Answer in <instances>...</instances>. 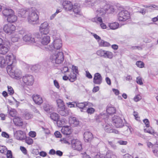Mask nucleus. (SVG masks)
<instances>
[{"mask_svg": "<svg viewBox=\"0 0 158 158\" xmlns=\"http://www.w3.org/2000/svg\"><path fill=\"white\" fill-rule=\"evenodd\" d=\"M6 70L9 75L12 78L19 79L21 77V71L17 69L15 65L13 66L9 65L6 67Z\"/></svg>", "mask_w": 158, "mask_h": 158, "instance_id": "nucleus-1", "label": "nucleus"}, {"mask_svg": "<svg viewBox=\"0 0 158 158\" xmlns=\"http://www.w3.org/2000/svg\"><path fill=\"white\" fill-rule=\"evenodd\" d=\"M64 60V56L62 52L57 50L55 53L51 55L50 57V61L53 64H59L61 63Z\"/></svg>", "mask_w": 158, "mask_h": 158, "instance_id": "nucleus-2", "label": "nucleus"}, {"mask_svg": "<svg viewBox=\"0 0 158 158\" xmlns=\"http://www.w3.org/2000/svg\"><path fill=\"white\" fill-rule=\"evenodd\" d=\"M62 47L61 40L59 38L56 39L53 41V43L47 47H45L47 51H52L54 49L58 50Z\"/></svg>", "mask_w": 158, "mask_h": 158, "instance_id": "nucleus-3", "label": "nucleus"}, {"mask_svg": "<svg viewBox=\"0 0 158 158\" xmlns=\"http://www.w3.org/2000/svg\"><path fill=\"white\" fill-rule=\"evenodd\" d=\"M92 0V1H91L92 2L91 4L92 6L95 5L99 3L101 6L104 7H106V8H108V11L109 10H110V11L108 12H107V13H112L114 12V9L113 8V7L107 4L106 1L103 0L100 2V1L98 0Z\"/></svg>", "mask_w": 158, "mask_h": 158, "instance_id": "nucleus-4", "label": "nucleus"}, {"mask_svg": "<svg viewBox=\"0 0 158 158\" xmlns=\"http://www.w3.org/2000/svg\"><path fill=\"white\" fill-rule=\"evenodd\" d=\"M27 16V19L29 23H32V22H36L39 19L38 16L34 8L28 9Z\"/></svg>", "mask_w": 158, "mask_h": 158, "instance_id": "nucleus-5", "label": "nucleus"}, {"mask_svg": "<svg viewBox=\"0 0 158 158\" xmlns=\"http://www.w3.org/2000/svg\"><path fill=\"white\" fill-rule=\"evenodd\" d=\"M113 125L117 128L122 127L124 126L122 119L119 116L115 115L112 118Z\"/></svg>", "mask_w": 158, "mask_h": 158, "instance_id": "nucleus-6", "label": "nucleus"}, {"mask_svg": "<svg viewBox=\"0 0 158 158\" xmlns=\"http://www.w3.org/2000/svg\"><path fill=\"white\" fill-rule=\"evenodd\" d=\"M22 80L26 85L31 86L34 83V78L31 75L26 74L23 77Z\"/></svg>", "mask_w": 158, "mask_h": 158, "instance_id": "nucleus-7", "label": "nucleus"}, {"mask_svg": "<svg viewBox=\"0 0 158 158\" xmlns=\"http://www.w3.org/2000/svg\"><path fill=\"white\" fill-rule=\"evenodd\" d=\"M118 19L119 21H125L130 18V14L127 10H122L118 14Z\"/></svg>", "mask_w": 158, "mask_h": 158, "instance_id": "nucleus-8", "label": "nucleus"}, {"mask_svg": "<svg viewBox=\"0 0 158 158\" xmlns=\"http://www.w3.org/2000/svg\"><path fill=\"white\" fill-rule=\"evenodd\" d=\"M96 53L98 55L105 58L111 59L113 57V54L111 52L102 49L98 51Z\"/></svg>", "mask_w": 158, "mask_h": 158, "instance_id": "nucleus-9", "label": "nucleus"}, {"mask_svg": "<svg viewBox=\"0 0 158 158\" xmlns=\"http://www.w3.org/2000/svg\"><path fill=\"white\" fill-rule=\"evenodd\" d=\"M49 27L48 23L44 22L42 23L40 27V32L42 35H47L49 32Z\"/></svg>", "mask_w": 158, "mask_h": 158, "instance_id": "nucleus-10", "label": "nucleus"}, {"mask_svg": "<svg viewBox=\"0 0 158 158\" xmlns=\"http://www.w3.org/2000/svg\"><path fill=\"white\" fill-rule=\"evenodd\" d=\"M71 142L72 148L74 150L80 151L82 149L81 143L78 139H73Z\"/></svg>", "mask_w": 158, "mask_h": 158, "instance_id": "nucleus-11", "label": "nucleus"}, {"mask_svg": "<svg viewBox=\"0 0 158 158\" xmlns=\"http://www.w3.org/2000/svg\"><path fill=\"white\" fill-rule=\"evenodd\" d=\"M10 44L7 41L5 42L0 46V54L4 55L9 51L10 49Z\"/></svg>", "mask_w": 158, "mask_h": 158, "instance_id": "nucleus-12", "label": "nucleus"}, {"mask_svg": "<svg viewBox=\"0 0 158 158\" xmlns=\"http://www.w3.org/2000/svg\"><path fill=\"white\" fill-rule=\"evenodd\" d=\"M3 30L5 33L11 34L15 30V27L14 25L9 23L4 25Z\"/></svg>", "mask_w": 158, "mask_h": 158, "instance_id": "nucleus-13", "label": "nucleus"}, {"mask_svg": "<svg viewBox=\"0 0 158 158\" xmlns=\"http://www.w3.org/2000/svg\"><path fill=\"white\" fill-rule=\"evenodd\" d=\"M14 136L16 139L20 140H24L26 137L25 133L21 130L14 131Z\"/></svg>", "mask_w": 158, "mask_h": 158, "instance_id": "nucleus-14", "label": "nucleus"}, {"mask_svg": "<svg viewBox=\"0 0 158 158\" xmlns=\"http://www.w3.org/2000/svg\"><path fill=\"white\" fill-rule=\"evenodd\" d=\"M102 77L101 75L99 73L94 74L93 80V82L94 84L100 85L102 82Z\"/></svg>", "mask_w": 158, "mask_h": 158, "instance_id": "nucleus-15", "label": "nucleus"}, {"mask_svg": "<svg viewBox=\"0 0 158 158\" xmlns=\"http://www.w3.org/2000/svg\"><path fill=\"white\" fill-rule=\"evenodd\" d=\"M100 8L96 11V14L97 16L103 17L108 11V8L106 7H102L100 6Z\"/></svg>", "mask_w": 158, "mask_h": 158, "instance_id": "nucleus-16", "label": "nucleus"}, {"mask_svg": "<svg viewBox=\"0 0 158 158\" xmlns=\"http://www.w3.org/2000/svg\"><path fill=\"white\" fill-rule=\"evenodd\" d=\"M28 14V9H19L18 12V16L21 18H25Z\"/></svg>", "mask_w": 158, "mask_h": 158, "instance_id": "nucleus-17", "label": "nucleus"}, {"mask_svg": "<svg viewBox=\"0 0 158 158\" xmlns=\"http://www.w3.org/2000/svg\"><path fill=\"white\" fill-rule=\"evenodd\" d=\"M62 5L63 8L66 10H71L73 6L72 2L67 0H64Z\"/></svg>", "mask_w": 158, "mask_h": 158, "instance_id": "nucleus-18", "label": "nucleus"}, {"mask_svg": "<svg viewBox=\"0 0 158 158\" xmlns=\"http://www.w3.org/2000/svg\"><path fill=\"white\" fill-rule=\"evenodd\" d=\"M6 60L8 66L9 65L13 66L15 65V64L13 63L15 60H14V56L11 53L7 55L6 56Z\"/></svg>", "mask_w": 158, "mask_h": 158, "instance_id": "nucleus-19", "label": "nucleus"}, {"mask_svg": "<svg viewBox=\"0 0 158 158\" xmlns=\"http://www.w3.org/2000/svg\"><path fill=\"white\" fill-rule=\"evenodd\" d=\"M69 123L71 126L73 127H77L79 125L80 122L79 120L76 117H71L69 120Z\"/></svg>", "mask_w": 158, "mask_h": 158, "instance_id": "nucleus-20", "label": "nucleus"}, {"mask_svg": "<svg viewBox=\"0 0 158 158\" xmlns=\"http://www.w3.org/2000/svg\"><path fill=\"white\" fill-rule=\"evenodd\" d=\"M84 138L86 142H89L91 141L93 138V135L90 131H86L83 134Z\"/></svg>", "mask_w": 158, "mask_h": 158, "instance_id": "nucleus-21", "label": "nucleus"}, {"mask_svg": "<svg viewBox=\"0 0 158 158\" xmlns=\"http://www.w3.org/2000/svg\"><path fill=\"white\" fill-rule=\"evenodd\" d=\"M23 40L26 42L29 41L31 43H35L37 42L36 40L33 37H32L30 34H27L24 35L23 37Z\"/></svg>", "mask_w": 158, "mask_h": 158, "instance_id": "nucleus-22", "label": "nucleus"}, {"mask_svg": "<svg viewBox=\"0 0 158 158\" xmlns=\"http://www.w3.org/2000/svg\"><path fill=\"white\" fill-rule=\"evenodd\" d=\"M32 98L33 101L37 104L40 105L43 102V101L42 97L39 95H33Z\"/></svg>", "mask_w": 158, "mask_h": 158, "instance_id": "nucleus-23", "label": "nucleus"}, {"mask_svg": "<svg viewBox=\"0 0 158 158\" xmlns=\"http://www.w3.org/2000/svg\"><path fill=\"white\" fill-rule=\"evenodd\" d=\"M104 129L105 131L107 132L118 134V130L112 129L111 127L109 124L106 125L105 127H104Z\"/></svg>", "mask_w": 158, "mask_h": 158, "instance_id": "nucleus-24", "label": "nucleus"}, {"mask_svg": "<svg viewBox=\"0 0 158 158\" xmlns=\"http://www.w3.org/2000/svg\"><path fill=\"white\" fill-rule=\"evenodd\" d=\"M61 132L64 135H69L71 133L70 127L68 126L64 127L61 130Z\"/></svg>", "mask_w": 158, "mask_h": 158, "instance_id": "nucleus-25", "label": "nucleus"}, {"mask_svg": "<svg viewBox=\"0 0 158 158\" xmlns=\"http://www.w3.org/2000/svg\"><path fill=\"white\" fill-rule=\"evenodd\" d=\"M76 103V106L81 109V111L83 112V110L85 107L88 105V102H75Z\"/></svg>", "mask_w": 158, "mask_h": 158, "instance_id": "nucleus-26", "label": "nucleus"}, {"mask_svg": "<svg viewBox=\"0 0 158 158\" xmlns=\"http://www.w3.org/2000/svg\"><path fill=\"white\" fill-rule=\"evenodd\" d=\"M14 13L13 11L11 9L6 8L2 10L3 15L7 18L8 16L11 15Z\"/></svg>", "mask_w": 158, "mask_h": 158, "instance_id": "nucleus-27", "label": "nucleus"}, {"mask_svg": "<svg viewBox=\"0 0 158 158\" xmlns=\"http://www.w3.org/2000/svg\"><path fill=\"white\" fill-rule=\"evenodd\" d=\"M50 41V39L49 36L48 35H44L41 40V44L44 45H47Z\"/></svg>", "mask_w": 158, "mask_h": 158, "instance_id": "nucleus-28", "label": "nucleus"}, {"mask_svg": "<svg viewBox=\"0 0 158 158\" xmlns=\"http://www.w3.org/2000/svg\"><path fill=\"white\" fill-rule=\"evenodd\" d=\"M72 9L73 10L74 14H75V16L77 17V15H81V10L79 7L76 5H74Z\"/></svg>", "mask_w": 158, "mask_h": 158, "instance_id": "nucleus-29", "label": "nucleus"}, {"mask_svg": "<svg viewBox=\"0 0 158 158\" xmlns=\"http://www.w3.org/2000/svg\"><path fill=\"white\" fill-rule=\"evenodd\" d=\"M59 113L61 116H66L69 113V111L67 109L65 108L61 110H58Z\"/></svg>", "mask_w": 158, "mask_h": 158, "instance_id": "nucleus-30", "label": "nucleus"}, {"mask_svg": "<svg viewBox=\"0 0 158 158\" xmlns=\"http://www.w3.org/2000/svg\"><path fill=\"white\" fill-rule=\"evenodd\" d=\"M106 112L108 114L111 115L116 112V110L114 107L112 106L111 105H108L107 106Z\"/></svg>", "mask_w": 158, "mask_h": 158, "instance_id": "nucleus-31", "label": "nucleus"}, {"mask_svg": "<svg viewBox=\"0 0 158 158\" xmlns=\"http://www.w3.org/2000/svg\"><path fill=\"white\" fill-rule=\"evenodd\" d=\"M21 118L15 116L13 119V122L15 124L17 125L22 126L23 123L21 121Z\"/></svg>", "mask_w": 158, "mask_h": 158, "instance_id": "nucleus-32", "label": "nucleus"}, {"mask_svg": "<svg viewBox=\"0 0 158 158\" xmlns=\"http://www.w3.org/2000/svg\"><path fill=\"white\" fill-rule=\"evenodd\" d=\"M50 117L53 121L56 122L59 120L60 116L57 113L53 112L50 114Z\"/></svg>", "mask_w": 158, "mask_h": 158, "instance_id": "nucleus-33", "label": "nucleus"}, {"mask_svg": "<svg viewBox=\"0 0 158 158\" xmlns=\"http://www.w3.org/2000/svg\"><path fill=\"white\" fill-rule=\"evenodd\" d=\"M20 39V36L18 34H12L11 37V40L13 42H16L18 41Z\"/></svg>", "mask_w": 158, "mask_h": 158, "instance_id": "nucleus-34", "label": "nucleus"}, {"mask_svg": "<svg viewBox=\"0 0 158 158\" xmlns=\"http://www.w3.org/2000/svg\"><path fill=\"white\" fill-rule=\"evenodd\" d=\"M13 14L14 13L7 18V20L9 23H13L16 21L17 17Z\"/></svg>", "mask_w": 158, "mask_h": 158, "instance_id": "nucleus-35", "label": "nucleus"}, {"mask_svg": "<svg viewBox=\"0 0 158 158\" xmlns=\"http://www.w3.org/2000/svg\"><path fill=\"white\" fill-rule=\"evenodd\" d=\"M100 46L102 47H109L110 46V43L103 40H98Z\"/></svg>", "mask_w": 158, "mask_h": 158, "instance_id": "nucleus-36", "label": "nucleus"}, {"mask_svg": "<svg viewBox=\"0 0 158 158\" xmlns=\"http://www.w3.org/2000/svg\"><path fill=\"white\" fill-rule=\"evenodd\" d=\"M52 107L49 104H45L44 106V110L48 113L51 112L52 111Z\"/></svg>", "mask_w": 158, "mask_h": 158, "instance_id": "nucleus-37", "label": "nucleus"}, {"mask_svg": "<svg viewBox=\"0 0 158 158\" xmlns=\"http://www.w3.org/2000/svg\"><path fill=\"white\" fill-rule=\"evenodd\" d=\"M119 26V24L117 22L110 23L109 25L110 28L112 30L117 29L118 28Z\"/></svg>", "mask_w": 158, "mask_h": 158, "instance_id": "nucleus-38", "label": "nucleus"}, {"mask_svg": "<svg viewBox=\"0 0 158 158\" xmlns=\"http://www.w3.org/2000/svg\"><path fill=\"white\" fill-rule=\"evenodd\" d=\"M69 80L71 82H73L76 80L77 75L76 73L72 72L70 73L69 76Z\"/></svg>", "mask_w": 158, "mask_h": 158, "instance_id": "nucleus-39", "label": "nucleus"}, {"mask_svg": "<svg viewBox=\"0 0 158 158\" xmlns=\"http://www.w3.org/2000/svg\"><path fill=\"white\" fill-rule=\"evenodd\" d=\"M23 116L27 120L33 117L32 114L29 112L27 111L25 112L23 114Z\"/></svg>", "mask_w": 158, "mask_h": 158, "instance_id": "nucleus-40", "label": "nucleus"}, {"mask_svg": "<svg viewBox=\"0 0 158 158\" xmlns=\"http://www.w3.org/2000/svg\"><path fill=\"white\" fill-rule=\"evenodd\" d=\"M7 64L6 61L5 60L4 57H0V67H4Z\"/></svg>", "mask_w": 158, "mask_h": 158, "instance_id": "nucleus-41", "label": "nucleus"}, {"mask_svg": "<svg viewBox=\"0 0 158 158\" xmlns=\"http://www.w3.org/2000/svg\"><path fill=\"white\" fill-rule=\"evenodd\" d=\"M70 138V137L69 136H66L65 138H63V139H60V141L62 143H66L68 144H70V142L69 140V139Z\"/></svg>", "mask_w": 158, "mask_h": 158, "instance_id": "nucleus-42", "label": "nucleus"}, {"mask_svg": "<svg viewBox=\"0 0 158 158\" xmlns=\"http://www.w3.org/2000/svg\"><path fill=\"white\" fill-rule=\"evenodd\" d=\"M9 115L12 117H15L16 115L17 111L14 109H11L10 110H8Z\"/></svg>", "mask_w": 158, "mask_h": 158, "instance_id": "nucleus-43", "label": "nucleus"}, {"mask_svg": "<svg viewBox=\"0 0 158 158\" xmlns=\"http://www.w3.org/2000/svg\"><path fill=\"white\" fill-rule=\"evenodd\" d=\"M65 119L64 118L60 120H58L57 122V124L59 125V126L62 127L63 125H64L65 123Z\"/></svg>", "mask_w": 158, "mask_h": 158, "instance_id": "nucleus-44", "label": "nucleus"}, {"mask_svg": "<svg viewBox=\"0 0 158 158\" xmlns=\"http://www.w3.org/2000/svg\"><path fill=\"white\" fill-rule=\"evenodd\" d=\"M136 64L138 67L140 68H143L144 67V63L140 61H137L136 62Z\"/></svg>", "mask_w": 158, "mask_h": 158, "instance_id": "nucleus-45", "label": "nucleus"}, {"mask_svg": "<svg viewBox=\"0 0 158 158\" xmlns=\"http://www.w3.org/2000/svg\"><path fill=\"white\" fill-rule=\"evenodd\" d=\"M7 88L8 91V92L9 94L10 95L13 94L14 93V91L13 88L11 86H8Z\"/></svg>", "mask_w": 158, "mask_h": 158, "instance_id": "nucleus-46", "label": "nucleus"}, {"mask_svg": "<svg viewBox=\"0 0 158 158\" xmlns=\"http://www.w3.org/2000/svg\"><path fill=\"white\" fill-rule=\"evenodd\" d=\"M136 81L137 83L138 84H139L140 85H142L143 84L142 78L141 77L139 76L137 77Z\"/></svg>", "mask_w": 158, "mask_h": 158, "instance_id": "nucleus-47", "label": "nucleus"}, {"mask_svg": "<svg viewBox=\"0 0 158 158\" xmlns=\"http://www.w3.org/2000/svg\"><path fill=\"white\" fill-rule=\"evenodd\" d=\"M25 141L29 145L32 144L33 142V140L30 137L27 138Z\"/></svg>", "mask_w": 158, "mask_h": 158, "instance_id": "nucleus-48", "label": "nucleus"}, {"mask_svg": "<svg viewBox=\"0 0 158 158\" xmlns=\"http://www.w3.org/2000/svg\"><path fill=\"white\" fill-rule=\"evenodd\" d=\"M86 111L88 114H91L95 112V110L92 107L89 108Z\"/></svg>", "mask_w": 158, "mask_h": 158, "instance_id": "nucleus-49", "label": "nucleus"}, {"mask_svg": "<svg viewBox=\"0 0 158 158\" xmlns=\"http://www.w3.org/2000/svg\"><path fill=\"white\" fill-rule=\"evenodd\" d=\"M7 150V148L5 146H0V152L2 153H4Z\"/></svg>", "mask_w": 158, "mask_h": 158, "instance_id": "nucleus-50", "label": "nucleus"}, {"mask_svg": "<svg viewBox=\"0 0 158 158\" xmlns=\"http://www.w3.org/2000/svg\"><path fill=\"white\" fill-rule=\"evenodd\" d=\"M143 6L146 8H149L151 9H152V8H155L156 7H157V6L155 5H152L151 6L144 5Z\"/></svg>", "mask_w": 158, "mask_h": 158, "instance_id": "nucleus-51", "label": "nucleus"}, {"mask_svg": "<svg viewBox=\"0 0 158 158\" xmlns=\"http://www.w3.org/2000/svg\"><path fill=\"white\" fill-rule=\"evenodd\" d=\"M106 157L107 158H116V156L111 153H107L106 154Z\"/></svg>", "mask_w": 158, "mask_h": 158, "instance_id": "nucleus-52", "label": "nucleus"}, {"mask_svg": "<svg viewBox=\"0 0 158 158\" xmlns=\"http://www.w3.org/2000/svg\"><path fill=\"white\" fill-rule=\"evenodd\" d=\"M108 144L111 147L114 149L117 148V146L116 145L112 142L108 141Z\"/></svg>", "mask_w": 158, "mask_h": 158, "instance_id": "nucleus-53", "label": "nucleus"}, {"mask_svg": "<svg viewBox=\"0 0 158 158\" xmlns=\"http://www.w3.org/2000/svg\"><path fill=\"white\" fill-rule=\"evenodd\" d=\"M144 131L145 132L151 134H153L154 133V130L152 129H144Z\"/></svg>", "mask_w": 158, "mask_h": 158, "instance_id": "nucleus-54", "label": "nucleus"}, {"mask_svg": "<svg viewBox=\"0 0 158 158\" xmlns=\"http://www.w3.org/2000/svg\"><path fill=\"white\" fill-rule=\"evenodd\" d=\"M60 12V11L59 10L57 9L56 10V12L54 14H52L50 17V19L51 20L53 19L56 16V15L58 14Z\"/></svg>", "mask_w": 158, "mask_h": 158, "instance_id": "nucleus-55", "label": "nucleus"}, {"mask_svg": "<svg viewBox=\"0 0 158 158\" xmlns=\"http://www.w3.org/2000/svg\"><path fill=\"white\" fill-rule=\"evenodd\" d=\"M141 98V96L140 95L138 94L134 98V99L135 101L137 102L139 101L140 100Z\"/></svg>", "mask_w": 158, "mask_h": 158, "instance_id": "nucleus-56", "label": "nucleus"}, {"mask_svg": "<svg viewBox=\"0 0 158 158\" xmlns=\"http://www.w3.org/2000/svg\"><path fill=\"white\" fill-rule=\"evenodd\" d=\"M2 136L5 138H9V135L5 132H2L1 134Z\"/></svg>", "mask_w": 158, "mask_h": 158, "instance_id": "nucleus-57", "label": "nucleus"}, {"mask_svg": "<svg viewBox=\"0 0 158 158\" xmlns=\"http://www.w3.org/2000/svg\"><path fill=\"white\" fill-rule=\"evenodd\" d=\"M12 155L11 151H8L7 153V158H12Z\"/></svg>", "mask_w": 158, "mask_h": 158, "instance_id": "nucleus-58", "label": "nucleus"}, {"mask_svg": "<svg viewBox=\"0 0 158 158\" xmlns=\"http://www.w3.org/2000/svg\"><path fill=\"white\" fill-rule=\"evenodd\" d=\"M54 135L56 138H60L61 137V135L60 133L58 131H56L54 133Z\"/></svg>", "mask_w": 158, "mask_h": 158, "instance_id": "nucleus-59", "label": "nucleus"}, {"mask_svg": "<svg viewBox=\"0 0 158 158\" xmlns=\"http://www.w3.org/2000/svg\"><path fill=\"white\" fill-rule=\"evenodd\" d=\"M153 152L156 156H158V145L156 146V148L153 150Z\"/></svg>", "mask_w": 158, "mask_h": 158, "instance_id": "nucleus-60", "label": "nucleus"}, {"mask_svg": "<svg viewBox=\"0 0 158 158\" xmlns=\"http://www.w3.org/2000/svg\"><path fill=\"white\" fill-rule=\"evenodd\" d=\"M143 122L145 123L147 127H149V122L148 119H146L143 120Z\"/></svg>", "mask_w": 158, "mask_h": 158, "instance_id": "nucleus-61", "label": "nucleus"}, {"mask_svg": "<svg viewBox=\"0 0 158 158\" xmlns=\"http://www.w3.org/2000/svg\"><path fill=\"white\" fill-rule=\"evenodd\" d=\"M118 143H119L120 145H126L127 144V141L120 140L118 141Z\"/></svg>", "mask_w": 158, "mask_h": 158, "instance_id": "nucleus-62", "label": "nucleus"}, {"mask_svg": "<svg viewBox=\"0 0 158 158\" xmlns=\"http://www.w3.org/2000/svg\"><path fill=\"white\" fill-rule=\"evenodd\" d=\"M91 34L94 36V38L96 40H101V37L97 35L96 34L91 33Z\"/></svg>", "mask_w": 158, "mask_h": 158, "instance_id": "nucleus-63", "label": "nucleus"}, {"mask_svg": "<svg viewBox=\"0 0 158 158\" xmlns=\"http://www.w3.org/2000/svg\"><path fill=\"white\" fill-rule=\"evenodd\" d=\"M29 135L30 136L33 138L35 137L36 136V133L35 131H31L29 133Z\"/></svg>", "mask_w": 158, "mask_h": 158, "instance_id": "nucleus-64", "label": "nucleus"}]
</instances>
